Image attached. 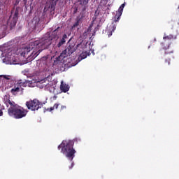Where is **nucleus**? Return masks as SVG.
Masks as SVG:
<instances>
[{"label": "nucleus", "instance_id": "obj_2", "mask_svg": "<svg viewBox=\"0 0 179 179\" xmlns=\"http://www.w3.org/2000/svg\"><path fill=\"white\" fill-rule=\"evenodd\" d=\"M4 104L6 107H8V114L10 117L15 118V120H20L24 118L27 115L29 110L23 108V107L16 104L15 101H10L9 96H4Z\"/></svg>", "mask_w": 179, "mask_h": 179}, {"label": "nucleus", "instance_id": "obj_5", "mask_svg": "<svg viewBox=\"0 0 179 179\" xmlns=\"http://www.w3.org/2000/svg\"><path fill=\"white\" fill-rule=\"evenodd\" d=\"M76 51V47L74 44L67 45V48L62 52L60 55L56 58L57 61H64V58H66L69 55H72L73 52Z\"/></svg>", "mask_w": 179, "mask_h": 179}, {"label": "nucleus", "instance_id": "obj_29", "mask_svg": "<svg viewBox=\"0 0 179 179\" xmlns=\"http://www.w3.org/2000/svg\"><path fill=\"white\" fill-rule=\"evenodd\" d=\"M94 1H97V0H94Z\"/></svg>", "mask_w": 179, "mask_h": 179}, {"label": "nucleus", "instance_id": "obj_4", "mask_svg": "<svg viewBox=\"0 0 179 179\" xmlns=\"http://www.w3.org/2000/svg\"><path fill=\"white\" fill-rule=\"evenodd\" d=\"M19 19V8H13L11 10V15L7 20V26L10 27V29H13L17 23Z\"/></svg>", "mask_w": 179, "mask_h": 179}, {"label": "nucleus", "instance_id": "obj_18", "mask_svg": "<svg viewBox=\"0 0 179 179\" xmlns=\"http://www.w3.org/2000/svg\"><path fill=\"white\" fill-rule=\"evenodd\" d=\"M171 61V59H166L165 63L167 64L168 65H170Z\"/></svg>", "mask_w": 179, "mask_h": 179}, {"label": "nucleus", "instance_id": "obj_23", "mask_svg": "<svg viewBox=\"0 0 179 179\" xmlns=\"http://www.w3.org/2000/svg\"><path fill=\"white\" fill-rule=\"evenodd\" d=\"M3 115V112H2V110L0 109V117H2Z\"/></svg>", "mask_w": 179, "mask_h": 179}, {"label": "nucleus", "instance_id": "obj_24", "mask_svg": "<svg viewBox=\"0 0 179 179\" xmlns=\"http://www.w3.org/2000/svg\"><path fill=\"white\" fill-rule=\"evenodd\" d=\"M120 7L124 9L125 8V3L122 4Z\"/></svg>", "mask_w": 179, "mask_h": 179}, {"label": "nucleus", "instance_id": "obj_12", "mask_svg": "<svg viewBox=\"0 0 179 179\" xmlns=\"http://www.w3.org/2000/svg\"><path fill=\"white\" fill-rule=\"evenodd\" d=\"M87 58V52H83L78 57V59H85Z\"/></svg>", "mask_w": 179, "mask_h": 179}, {"label": "nucleus", "instance_id": "obj_21", "mask_svg": "<svg viewBox=\"0 0 179 179\" xmlns=\"http://www.w3.org/2000/svg\"><path fill=\"white\" fill-rule=\"evenodd\" d=\"M73 166H75V163L71 162V166H69L70 170L73 168Z\"/></svg>", "mask_w": 179, "mask_h": 179}, {"label": "nucleus", "instance_id": "obj_19", "mask_svg": "<svg viewBox=\"0 0 179 179\" xmlns=\"http://www.w3.org/2000/svg\"><path fill=\"white\" fill-rule=\"evenodd\" d=\"M83 3L84 5H87V3H89V0H83Z\"/></svg>", "mask_w": 179, "mask_h": 179}, {"label": "nucleus", "instance_id": "obj_11", "mask_svg": "<svg viewBox=\"0 0 179 179\" xmlns=\"http://www.w3.org/2000/svg\"><path fill=\"white\" fill-rule=\"evenodd\" d=\"M60 90L64 93H66V92L69 91V85L62 82L60 85Z\"/></svg>", "mask_w": 179, "mask_h": 179}, {"label": "nucleus", "instance_id": "obj_22", "mask_svg": "<svg viewBox=\"0 0 179 179\" xmlns=\"http://www.w3.org/2000/svg\"><path fill=\"white\" fill-rule=\"evenodd\" d=\"M63 110H66V106H61V110L62 111Z\"/></svg>", "mask_w": 179, "mask_h": 179}, {"label": "nucleus", "instance_id": "obj_25", "mask_svg": "<svg viewBox=\"0 0 179 179\" xmlns=\"http://www.w3.org/2000/svg\"><path fill=\"white\" fill-rule=\"evenodd\" d=\"M13 65H16V62L15 61H14V62H13Z\"/></svg>", "mask_w": 179, "mask_h": 179}, {"label": "nucleus", "instance_id": "obj_8", "mask_svg": "<svg viewBox=\"0 0 179 179\" xmlns=\"http://www.w3.org/2000/svg\"><path fill=\"white\" fill-rule=\"evenodd\" d=\"M174 38H175L174 36L171 34L163 37L164 42H162L161 43V47L162 50H164L165 54H173V50H170V43H169L168 45H166V41H170L171 40H174Z\"/></svg>", "mask_w": 179, "mask_h": 179}, {"label": "nucleus", "instance_id": "obj_20", "mask_svg": "<svg viewBox=\"0 0 179 179\" xmlns=\"http://www.w3.org/2000/svg\"><path fill=\"white\" fill-rule=\"evenodd\" d=\"M58 31V29H56L53 31L52 34H54V36H57V32Z\"/></svg>", "mask_w": 179, "mask_h": 179}, {"label": "nucleus", "instance_id": "obj_10", "mask_svg": "<svg viewBox=\"0 0 179 179\" xmlns=\"http://www.w3.org/2000/svg\"><path fill=\"white\" fill-rule=\"evenodd\" d=\"M66 38H68V36L66 34H64L62 38L60 39L59 42L57 45L58 48L62 47V45H64V43H66Z\"/></svg>", "mask_w": 179, "mask_h": 179}, {"label": "nucleus", "instance_id": "obj_1", "mask_svg": "<svg viewBox=\"0 0 179 179\" xmlns=\"http://www.w3.org/2000/svg\"><path fill=\"white\" fill-rule=\"evenodd\" d=\"M52 43V36L47 35L39 41L31 42L29 48H25L22 52L21 55L22 57H26V55H27L29 52L33 50V52H31L32 58H36V57H38L41 51L48 48Z\"/></svg>", "mask_w": 179, "mask_h": 179}, {"label": "nucleus", "instance_id": "obj_3", "mask_svg": "<svg viewBox=\"0 0 179 179\" xmlns=\"http://www.w3.org/2000/svg\"><path fill=\"white\" fill-rule=\"evenodd\" d=\"M77 141V138H75L74 140H63L62 143L57 147L59 150H61V153L64 155L70 162H72L73 157H75L76 150L73 149V145Z\"/></svg>", "mask_w": 179, "mask_h": 179}, {"label": "nucleus", "instance_id": "obj_15", "mask_svg": "<svg viewBox=\"0 0 179 179\" xmlns=\"http://www.w3.org/2000/svg\"><path fill=\"white\" fill-rule=\"evenodd\" d=\"M59 106V104L58 103H55L53 107H50V109L48 108V111H52L53 110H57L58 108V106Z\"/></svg>", "mask_w": 179, "mask_h": 179}, {"label": "nucleus", "instance_id": "obj_13", "mask_svg": "<svg viewBox=\"0 0 179 179\" xmlns=\"http://www.w3.org/2000/svg\"><path fill=\"white\" fill-rule=\"evenodd\" d=\"M57 2H58V0H50V6L52 7V9L53 10L55 9V6L57 5Z\"/></svg>", "mask_w": 179, "mask_h": 179}, {"label": "nucleus", "instance_id": "obj_16", "mask_svg": "<svg viewBox=\"0 0 179 179\" xmlns=\"http://www.w3.org/2000/svg\"><path fill=\"white\" fill-rule=\"evenodd\" d=\"M122 12H124V8H122V7H120L119 9H118V12H117L116 13L117 15H122Z\"/></svg>", "mask_w": 179, "mask_h": 179}, {"label": "nucleus", "instance_id": "obj_7", "mask_svg": "<svg viewBox=\"0 0 179 179\" xmlns=\"http://www.w3.org/2000/svg\"><path fill=\"white\" fill-rule=\"evenodd\" d=\"M27 81H22V80H19L13 87V89L10 90V93L13 94V96H16L19 93V92H23V87H26L27 86Z\"/></svg>", "mask_w": 179, "mask_h": 179}, {"label": "nucleus", "instance_id": "obj_26", "mask_svg": "<svg viewBox=\"0 0 179 179\" xmlns=\"http://www.w3.org/2000/svg\"><path fill=\"white\" fill-rule=\"evenodd\" d=\"M4 78H5V79H9V78H6V76H4Z\"/></svg>", "mask_w": 179, "mask_h": 179}, {"label": "nucleus", "instance_id": "obj_27", "mask_svg": "<svg viewBox=\"0 0 179 179\" xmlns=\"http://www.w3.org/2000/svg\"><path fill=\"white\" fill-rule=\"evenodd\" d=\"M54 99H57V96L55 95V96H54Z\"/></svg>", "mask_w": 179, "mask_h": 179}, {"label": "nucleus", "instance_id": "obj_9", "mask_svg": "<svg viewBox=\"0 0 179 179\" xmlns=\"http://www.w3.org/2000/svg\"><path fill=\"white\" fill-rule=\"evenodd\" d=\"M115 29H117V24H114V22L112 23V25H110L109 28H106V31H108V37H111L113 36V33L115 31Z\"/></svg>", "mask_w": 179, "mask_h": 179}, {"label": "nucleus", "instance_id": "obj_14", "mask_svg": "<svg viewBox=\"0 0 179 179\" xmlns=\"http://www.w3.org/2000/svg\"><path fill=\"white\" fill-rule=\"evenodd\" d=\"M122 15H120V14H117L115 15V16L114 17V23H117V22L120 21V17H121Z\"/></svg>", "mask_w": 179, "mask_h": 179}, {"label": "nucleus", "instance_id": "obj_28", "mask_svg": "<svg viewBox=\"0 0 179 179\" xmlns=\"http://www.w3.org/2000/svg\"><path fill=\"white\" fill-rule=\"evenodd\" d=\"M76 10H78V9H76V10L74 11V13H76Z\"/></svg>", "mask_w": 179, "mask_h": 179}, {"label": "nucleus", "instance_id": "obj_6", "mask_svg": "<svg viewBox=\"0 0 179 179\" xmlns=\"http://www.w3.org/2000/svg\"><path fill=\"white\" fill-rule=\"evenodd\" d=\"M25 104L28 110H31V111H36L41 108L45 103L41 102L37 99H34V100L27 101Z\"/></svg>", "mask_w": 179, "mask_h": 179}, {"label": "nucleus", "instance_id": "obj_17", "mask_svg": "<svg viewBox=\"0 0 179 179\" xmlns=\"http://www.w3.org/2000/svg\"><path fill=\"white\" fill-rule=\"evenodd\" d=\"M80 21V18L76 21V22L73 24L74 27L79 26V22Z\"/></svg>", "mask_w": 179, "mask_h": 179}]
</instances>
